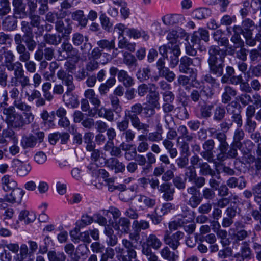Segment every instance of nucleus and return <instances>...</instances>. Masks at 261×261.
Masks as SVG:
<instances>
[{"instance_id":"obj_38","label":"nucleus","mask_w":261,"mask_h":261,"mask_svg":"<svg viewBox=\"0 0 261 261\" xmlns=\"http://www.w3.org/2000/svg\"><path fill=\"white\" fill-rule=\"evenodd\" d=\"M109 164L111 168L115 170L116 173L122 172L125 170V165L122 162H119L117 159H110Z\"/></svg>"},{"instance_id":"obj_60","label":"nucleus","mask_w":261,"mask_h":261,"mask_svg":"<svg viewBox=\"0 0 261 261\" xmlns=\"http://www.w3.org/2000/svg\"><path fill=\"white\" fill-rule=\"evenodd\" d=\"M115 256L114 250L110 247L106 249L105 252L101 255L100 261H108V259H113Z\"/></svg>"},{"instance_id":"obj_63","label":"nucleus","mask_w":261,"mask_h":261,"mask_svg":"<svg viewBox=\"0 0 261 261\" xmlns=\"http://www.w3.org/2000/svg\"><path fill=\"white\" fill-rule=\"evenodd\" d=\"M152 84L148 85L146 84H142L138 86L137 93L139 96L142 97L145 96L148 91H150V85Z\"/></svg>"},{"instance_id":"obj_32","label":"nucleus","mask_w":261,"mask_h":261,"mask_svg":"<svg viewBox=\"0 0 261 261\" xmlns=\"http://www.w3.org/2000/svg\"><path fill=\"white\" fill-rule=\"evenodd\" d=\"M251 255L250 248L247 246H244L242 247L240 252L236 254L234 257L237 261H243L245 259H250Z\"/></svg>"},{"instance_id":"obj_59","label":"nucleus","mask_w":261,"mask_h":261,"mask_svg":"<svg viewBox=\"0 0 261 261\" xmlns=\"http://www.w3.org/2000/svg\"><path fill=\"white\" fill-rule=\"evenodd\" d=\"M202 197L200 196L198 194L196 195L191 196L189 198L188 204L192 208H195L197 207L201 202Z\"/></svg>"},{"instance_id":"obj_40","label":"nucleus","mask_w":261,"mask_h":261,"mask_svg":"<svg viewBox=\"0 0 261 261\" xmlns=\"http://www.w3.org/2000/svg\"><path fill=\"white\" fill-rule=\"evenodd\" d=\"M199 166L200 168V173L201 175L204 176L210 175L211 177H214L215 175V171L210 167L207 163H200Z\"/></svg>"},{"instance_id":"obj_43","label":"nucleus","mask_w":261,"mask_h":261,"mask_svg":"<svg viewBox=\"0 0 261 261\" xmlns=\"http://www.w3.org/2000/svg\"><path fill=\"white\" fill-rule=\"evenodd\" d=\"M158 73L160 77L165 78L169 82H173L176 76L175 74L168 67L159 71Z\"/></svg>"},{"instance_id":"obj_33","label":"nucleus","mask_w":261,"mask_h":261,"mask_svg":"<svg viewBox=\"0 0 261 261\" xmlns=\"http://www.w3.org/2000/svg\"><path fill=\"white\" fill-rule=\"evenodd\" d=\"M147 165L142 169V173L144 174L148 173L152 168V165L156 162V157L153 153L149 152L146 155Z\"/></svg>"},{"instance_id":"obj_8","label":"nucleus","mask_w":261,"mask_h":261,"mask_svg":"<svg viewBox=\"0 0 261 261\" xmlns=\"http://www.w3.org/2000/svg\"><path fill=\"white\" fill-rule=\"evenodd\" d=\"M5 121L9 126L16 128L22 127L24 124L22 116L16 112L14 108L12 112L6 116Z\"/></svg>"},{"instance_id":"obj_14","label":"nucleus","mask_w":261,"mask_h":261,"mask_svg":"<svg viewBox=\"0 0 261 261\" xmlns=\"http://www.w3.org/2000/svg\"><path fill=\"white\" fill-rule=\"evenodd\" d=\"M117 253L116 257L119 261H132L137 257V253L135 250H126L123 248L117 247L115 248Z\"/></svg>"},{"instance_id":"obj_4","label":"nucleus","mask_w":261,"mask_h":261,"mask_svg":"<svg viewBox=\"0 0 261 261\" xmlns=\"http://www.w3.org/2000/svg\"><path fill=\"white\" fill-rule=\"evenodd\" d=\"M109 73L112 77H114L117 74L118 81L126 88L130 87L135 84L134 79L126 70H119L117 67L112 66L109 69Z\"/></svg>"},{"instance_id":"obj_6","label":"nucleus","mask_w":261,"mask_h":261,"mask_svg":"<svg viewBox=\"0 0 261 261\" xmlns=\"http://www.w3.org/2000/svg\"><path fill=\"white\" fill-rule=\"evenodd\" d=\"M184 233L180 231L170 235V232L167 230L164 236V241L173 250H176L180 245L179 241L184 238Z\"/></svg>"},{"instance_id":"obj_28","label":"nucleus","mask_w":261,"mask_h":261,"mask_svg":"<svg viewBox=\"0 0 261 261\" xmlns=\"http://www.w3.org/2000/svg\"><path fill=\"white\" fill-rule=\"evenodd\" d=\"M211 10L206 8H199L195 9L192 13V16L194 18L198 20L205 19L210 16Z\"/></svg>"},{"instance_id":"obj_29","label":"nucleus","mask_w":261,"mask_h":261,"mask_svg":"<svg viewBox=\"0 0 261 261\" xmlns=\"http://www.w3.org/2000/svg\"><path fill=\"white\" fill-rule=\"evenodd\" d=\"M116 80L114 77L109 78L105 83L100 84L98 88V91L101 95H106L116 83Z\"/></svg>"},{"instance_id":"obj_5","label":"nucleus","mask_w":261,"mask_h":261,"mask_svg":"<svg viewBox=\"0 0 261 261\" xmlns=\"http://www.w3.org/2000/svg\"><path fill=\"white\" fill-rule=\"evenodd\" d=\"M10 194H7L4 198H0V207L5 208V202L9 203H20L22 200L24 191L19 188H16L12 190Z\"/></svg>"},{"instance_id":"obj_12","label":"nucleus","mask_w":261,"mask_h":261,"mask_svg":"<svg viewBox=\"0 0 261 261\" xmlns=\"http://www.w3.org/2000/svg\"><path fill=\"white\" fill-rule=\"evenodd\" d=\"M174 109V106L171 103L165 102L162 106V109L165 113V128L169 130H174L175 123L170 115L168 113L172 112Z\"/></svg>"},{"instance_id":"obj_1","label":"nucleus","mask_w":261,"mask_h":261,"mask_svg":"<svg viewBox=\"0 0 261 261\" xmlns=\"http://www.w3.org/2000/svg\"><path fill=\"white\" fill-rule=\"evenodd\" d=\"M209 57L207 60L209 71L217 77L223 75L225 53L219 46L212 45L208 49Z\"/></svg>"},{"instance_id":"obj_13","label":"nucleus","mask_w":261,"mask_h":261,"mask_svg":"<svg viewBox=\"0 0 261 261\" xmlns=\"http://www.w3.org/2000/svg\"><path fill=\"white\" fill-rule=\"evenodd\" d=\"M209 40V33L206 30L203 28H199L197 31H195L192 34L191 38V42L194 45L199 46L201 41L205 42Z\"/></svg>"},{"instance_id":"obj_21","label":"nucleus","mask_w":261,"mask_h":261,"mask_svg":"<svg viewBox=\"0 0 261 261\" xmlns=\"http://www.w3.org/2000/svg\"><path fill=\"white\" fill-rule=\"evenodd\" d=\"M172 55L170 56L169 65L171 68H175L179 62L178 59L179 56L180 55V50L178 45H175L174 46H170Z\"/></svg>"},{"instance_id":"obj_41","label":"nucleus","mask_w":261,"mask_h":261,"mask_svg":"<svg viewBox=\"0 0 261 261\" xmlns=\"http://www.w3.org/2000/svg\"><path fill=\"white\" fill-rule=\"evenodd\" d=\"M225 107L222 105H218L214 111L213 119L217 121H220L225 117Z\"/></svg>"},{"instance_id":"obj_27","label":"nucleus","mask_w":261,"mask_h":261,"mask_svg":"<svg viewBox=\"0 0 261 261\" xmlns=\"http://www.w3.org/2000/svg\"><path fill=\"white\" fill-rule=\"evenodd\" d=\"M14 7V13L18 15L17 17L20 18H24L26 16L25 6L21 0H13L12 2Z\"/></svg>"},{"instance_id":"obj_31","label":"nucleus","mask_w":261,"mask_h":261,"mask_svg":"<svg viewBox=\"0 0 261 261\" xmlns=\"http://www.w3.org/2000/svg\"><path fill=\"white\" fill-rule=\"evenodd\" d=\"M174 209V205L171 203H165L161 206L155 208V212L156 215L159 217H162L165 215L170 213L171 210Z\"/></svg>"},{"instance_id":"obj_25","label":"nucleus","mask_w":261,"mask_h":261,"mask_svg":"<svg viewBox=\"0 0 261 261\" xmlns=\"http://www.w3.org/2000/svg\"><path fill=\"white\" fill-rule=\"evenodd\" d=\"M97 45L103 51H110L112 49L117 50L115 48V42L114 39L110 40L103 39L97 41Z\"/></svg>"},{"instance_id":"obj_57","label":"nucleus","mask_w":261,"mask_h":261,"mask_svg":"<svg viewBox=\"0 0 261 261\" xmlns=\"http://www.w3.org/2000/svg\"><path fill=\"white\" fill-rule=\"evenodd\" d=\"M28 246L23 244L19 247V253H18V255H17L14 258L15 261H22L27 256L28 253Z\"/></svg>"},{"instance_id":"obj_46","label":"nucleus","mask_w":261,"mask_h":261,"mask_svg":"<svg viewBox=\"0 0 261 261\" xmlns=\"http://www.w3.org/2000/svg\"><path fill=\"white\" fill-rule=\"evenodd\" d=\"M16 50L19 54V60L22 62H26L30 60V53L27 50L25 46H21L19 48H16Z\"/></svg>"},{"instance_id":"obj_30","label":"nucleus","mask_w":261,"mask_h":261,"mask_svg":"<svg viewBox=\"0 0 261 261\" xmlns=\"http://www.w3.org/2000/svg\"><path fill=\"white\" fill-rule=\"evenodd\" d=\"M71 17L73 20L77 21L79 25L82 27H85L87 24L88 19L84 14L82 10H78L71 14Z\"/></svg>"},{"instance_id":"obj_54","label":"nucleus","mask_w":261,"mask_h":261,"mask_svg":"<svg viewBox=\"0 0 261 261\" xmlns=\"http://www.w3.org/2000/svg\"><path fill=\"white\" fill-rule=\"evenodd\" d=\"M11 10L10 3L8 0L0 1V16H3L8 14Z\"/></svg>"},{"instance_id":"obj_20","label":"nucleus","mask_w":261,"mask_h":261,"mask_svg":"<svg viewBox=\"0 0 261 261\" xmlns=\"http://www.w3.org/2000/svg\"><path fill=\"white\" fill-rule=\"evenodd\" d=\"M13 166L18 167L17 169V174L23 176L28 174L31 169V166L29 164H24L18 159H14L13 161Z\"/></svg>"},{"instance_id":"obj_9","label":"nucleus","mask_w":261,"mask_h":261,"mask_svg":"<svg viewBox=\"0 0 261 261\" xmlns=\"http://www.w3.org/2000/svg\"><path fill=\"white\" fill-rule=\"evenodd\" d=\"M72 21L69 18L65 19L64 22L61 20H57L55 29L58 32L62 33L61 36L62 38L68 37L72 31Z\"/></svg>"},{"instance_id":"obj_53","label":"nucleus","mask_w":261,"mask_h":261,"mask_svg":"<svg viewBox=\"0 0 261 261\" xmlns=\"http://www.w3.org/2000/svg\"><path fill=\"white\" fill-rule=\"evenodd\" d=\"M85 40L88 41V38L84 36L82 34L76 32L74 33L72 36V41L73 44L76 46L81 45Z\"/></svg>"},{"instance_id":"obj_22","label":"nucleus","mask_w":261,"mask_h":261,"mask_svg":"<svg viewBox=\"0 0 261 261\" xmlns=\"http://www.w3.org/2000/svg\"><path fill=\"white\" fill-rule=\"evenodd\" d=\"M3 189L5 191H9L17 186V182L9 175L4 176L1 179Z\"/></svg>"},{"instance_id":"obj_47","label":"nucleus","mask_w":261,"mask_h":261,"mask_svg":"<svg viewBox=\"0 0 261 261\" xmlns=\"http://www.w3.org/2000/svg\"><path fill=\"white\" fill-rule=\"evenodd\" d=\"M19 220L23 221L25 224H29L33 222L35 219V216L33 214H30L26 210L22 211L19 214Z\"/></svg>"},{"instance_id":"obj_45","label":"nucleus","mask_w":261,"mask_h":261,"mask_svg":"<svg viewBox=\"0 0 261 261\" xmlns=\"http://www.w3.org/2000/svg\"><path fill=\"white\" fill-rule=\"evenodd\" d=\"M47 256L49 261H65L66 259V256L63 252L50 251L48 252Z\"/></svg>"},{"instance_id":"obj_64","label":"nucleus","mask_w":261,"mask_h":261,"mask_svg":"<svg viewBox=\"0 0 261 261\" xmlns=\"http://www.w3.org/2000/svg\"><path fill=\"white\" fill-rule=\"evenodd\" d=\"M80 2V0H63L60 6L62 9H68L76 6Z\"/></svg>"},{"instance_id":"obj_52","label":"nucleus","mask_w":261,"mask_h":261,"mask_svg":"<svg viewBox=\"0 0 261 261\" xmlns=\"http://www.w3.org/2000/svg\"><path fill=\"white\" fill-rule=\"evenodd\" d=\"M150 70L149 68L140 69L136 73L137 77L140 81L147 80L149 78Z\"/></svg>"},{"instance_id":"obj_44","label":"nucleus","mask_w":261,"mask_h":261,"mask_svg":"<svg viewBox=\"0 0 261 261\" xmlns=\"http://www.w3.org/2000/svg\"><path fill=\"white\" fill-rule=\"evenodd\" d=\"M205 3L209 5H215L220 3V11L225 12L226 11L227 7L229 4V0H203Z\"/></svg>"},{"instance_id":"obj_35","label":"nucleus","mask_w":261,"mask_h":261,"mask_svg":"<svg viewBox=\"0 0 261 261\" xmlns=\"http://www.w3.org/2000/svg\"><path fill=\"white\" fill-rule=\"evenodd\" d=\"M146 244L148 247H150L155 250H158L162 243L155 235L151 234L146 239Z\"/></svg>"},{"instance_id":"obj_2","label":"nucleus","mask_w":261,"mask_h":261,"mask_svg":"<svg viewBox=\"0 0 261 261\" xmlns=\"http://www.w3.org/2000/svg\"><path fill=\"white\" fill-rule=\"evenodd\" d=\"M226 109L227 113L231 116V121L228 120L221 123V128L238 130L243 124L241 105L237 101H232L227 105Z\"/></svg>"},{"instance_id":"obj_61","label":"nucleus","mask_w":261,"mask_h":261,"mask_svg":"<svg viewBox=\"0 0 261 261\" xmlns=\"http://www.w3.org/2000/svg\"><path fill=\"white\" fill-rule=\"evenodd\" d=\"M133 227L137 231H140L141 229H146L149 228V223L145 220L138 221L135 220L133 223Z\"/></svg>"},{"instance_id":"obj_24","label":"nucleus","mask_w":261,"mask_h":261,"mask_svg":"<svg viewBox=\"0 0 261 261\" xmlns=\"http://www.w3.org/2000/svg\"><path fill=\"white\" fill-rule=\"evenodd\" d=\"M236 95L237 91L235 89L230 86H226L222 94L221 101L223 103L226 104L231 100L232 97Z\"/></svg>"},{"instance_id":"obj_17","label":"nucleus","mask_w":261,"mask_h":261,"mask_svg":"<svg viewBox=\"0 0 261 261\" xmlns=\"http://www.w3.org/2000/svg\"><path fill=\"white\" fill-rule=\"evenodd\" d=\"M62 37L60 35L56 34L46 33L43 35V42L40 43L39 45L45 47L46 44L57 46L62 41Z\"/></svg>"},{"instance_id":"obj_11","label":"nucleus","mask_w":261,"mask_h":261,"mask_svg":"<svg viewBox=\"0 0 261 261\" xmlns=\"http://www.w3.org/2000/svg\"><path fill=\"white\" fill-rule=\"evenodd\" d=\"M63 51L65 52L67 57L74 63H77L80 59V55L77 49L73 47L68 42H63L61 44Z\"/></svg>"},{"instance_id":"obj_19","label":"nucleus","mask_w":261,"mask_h":261,"mask_svg":"<svg viewBox=\"0 0 261 261\" xmlns=\"http://www.w3.org/2000/svg\"><path fill=\"white\" fill-rule=\"evenodd\" d=\"M184 17L181 14H167L162 18V21L166 25H172L181 22Z\"/></svg>"},{"instance_id":"obj_15","label":"nucleus","mask_w":261,"mask_h":261,"mask_svg":"<svg viewBox=\"0 0 261 261\" xmlns=\"http://www.w3.org/2000/svg\"><path fill=\"white\" fill-rule=\"evenodd\" d=\"M150 87V91L146 96L147 101L153 108L159 109L160 95L159 92L156 91L157 87L154 84H152Z\"/></svg>"},{"instance_id":"obj_3","label":"nucleus","mask_w":261,"mask_h":261,"mask_svg":"<svg viewBox=\"0 0 261 261\" xmlns=\"http://www.w3.org/2000/svg\"><path fill=\"white\" fill-rule=\"evenodd\" d=\"M201 63L202 59L200 57L191 58L186 56H183L179 60V71L184 74H190L191 77L194 75L195 78L197 70L193 68L191 66L200 68Z\"/></svg>"},{"instance_id":"obj_10","label":"nucleus","mask_w":261,"mask_h":261,"mask_svg":"<svg viewBox=\"0 0 261 261\" xmlns=\"http://www.w3.org/2000/svg\"><path fill=\"white\" fill-rule=\"evenodd\" d=\"M57 76L58 78L62 81V85L66 87L65 92H72L75 89V86L74 84V79L72 75L67 73L63 70H59Z\"/></svg>"},{"instance_id":"obj_16","label":"nucleus","mask_w":261,"mask_h":261,"mask_svg":"<svg viewBox=\"0 0 261 261\" xmlns=\"http://www.w3.org/2000/svg\"><path fill=\"white\" fill-rule=\"evenodd\" d=\"M130 119L132 126L138 130H147L151 128L154 118H149L146 123L141 122L138 117L133 116Z\"/></svg>"},{"instance_id":"obj_49","label":"nucleus","mask_w":261,"mask_h":261,"mask_svg":"<svg viewBox=\"0 0 261 261\" xmlns=\"http://www.w3.org/2000/svg\"><path fill=\"white\" fill-rule=\"evenodd\" d=\"M143 110V107L140 103H136L131 107L130 110L128 111L127 116L129 119L132 117H138L137 115L141 113Z\"/></svg>"},{"instance_id":"obj_55","label":"nucleus","mask_w":261,"mask_h":261,"mask_svg":"<svg viewBox=\"0 0 261 261\" xmlns=\"http://www.w3.org/2000/svg\"><path fill=\"white\" fill-rule=\"evenodd\" d=\"M167 39L169 41L168 47L170 48V46H174L175 45H178L177 43L178 36L177 32L175 31H172L169 32L166 37Z\"/></svg>"},{"instance_id":"obj_62","label":"nucleus","mask_w":261,"mask_h":261,"mask_svg":"<svg viewBox=\"0 0 261 261\" xmlns=\"http://www.w3.org/2000/svg\"><path fill=\"white\" fill-rule=\"evenodd\" d=\"M111 102L114 111L116 113H119L122 111L121 107L120 105L119 98L116 96L112 95L110 96Z\"/></svg>"},{"instance_id":"obj_42","label":"nucleus","mask_w":261,"mask_h":261,"mask_svg":"<svg viewBox=\"0 0 261 261\" xmlns=\"http://www.w3.org/2000/svg\"><path fill=\"white\" fill-rule=\"evenodd\" d=\"M201 82L202 84L205 83H208L213 88H218L220 85L217 80L213 77L210 73H206L203 75L202 76Z\"/></svg>"},{"instance_id":"obj_48","label":"nucleus","mask_w":261,"mask_h":261,"mask_svg":"<svg viewBox=\"0 0 261 261\" xmlns=\"http://www.w3.org/2000/svg\"><path fill=\"white\" fill-rule=\"evenodd\" d=\"M123 63L126 65L129 68L136 65L137 60L135 56L128 52H124L123 54Z\"/></svg>"},{"instance_id":"obj_50","label":"nucleus","mask_w":261,"mask_h":261,"mask_svg":"<svg viewBox=\"0 0 261 261\" xmlns=\"http://www.w3.org/2000/svg\"><path fill=\"white\" fill-rule=\"evenodd\" d=\"M99 19L102 28L107 31H110L112 28L113 24L106 14L101 13L100 15Z\"/></svg>"},{"instance_id":"obj_58","label":"nucleus","mask_w":261,"mask_h":261,"mask_svg":"<svg viewBox=\"0 0 261 261\" xmlns=\"http://www.w3.org/2000/svg\"><path fill=\"white\" fill-rule=\"evenodd\" d=\"M249 58L251 62L256 63L261 61V51L257 49H253L249 51Z\"/></svg>"},{"instance_id":"obj_23","label":"nucleus","mask_w":261,"mask_h":261,"mask_svg":"<svg viewBox=\"0 0 261 261\" xmlns=\"http://www.w3.org/2000/svg\"><path fill=\"white\" fill-rule=\"evenodd\" d=\"M63 100L67 106L77 108L79 105L77 97L72 92H65L62 96Z\"/></svg>"},{"instance_id":"obj_7","label":"nucleus","mask_w":261,"mask_h":261,"mask_svg":"<svg viewBox=\"0 0 261 261\" xmlns=\"http://www.w3.org/2000/svg\"><path fill=\"white\" fill-rule=\"evenodd\" d=\"M15 56L12 51L5 49L0 54V62L8 70L13 71L14 69L15 63L14 62Z\"/></svg>"},{"instance_id":"obj_56","label":"nucleus","mask_w":261,"mask_h":261,"mask_svg":"<svg viewBox=\"0 0 261 261\" xmlns=\"http://www.w3.org/2000/svg\"><path fill=\"white\" fill-rule=\"evenodd\" d=\"M36 142V137L31 136L23 137L22 140V144L24 148L32 147L35 145Z\"/></svg>"},{"instance_id":"obj_26","label":"nucleus","mask_w":261,"mask_h":261,"mask_svg":"<svg viewBox=\"0 0 261 261\" xmlns=\"http://www.w3.org/2000/svg\"><path fill=\"white\" fill-rule=\"evenodd\" d=\"M142 208H152L156 204V200L146 195H140L137 198Z\"/></svg>"},{"instance_id":"obj_51","label":"nucleus","mask_w":261,"mask_h":261,"mask_svg":"<svg viewBox=\"0 0 261 261\" xmlns=\"http://www.w3.org/2000/svg\"><path fill=\"white\" fill-rule=\"evenodd\" d=\"M213 105L205 104L202 105L200 108L201 117L207 118L212 115V111L213 109Z\"/></svg>"},{"instance_id":"obj_39","label":"nucleus","mask_w":261,"mask_h":261,"mask_svg":"<svg viewBox=\"0 0 261 261\" xmlns=\"http://www.w3.org/2000/svg\"><path fill=\"white\" fill-rule=\"evenodd\" d=\"M227 185L231 188L238 187L242 189L245 187L246 182L242 178L238 179L236 177H232L227 181Z\"/></svg>"},{"instance_id":"obj_34","label":"nucleus","mask_w":261,"mask_h":261,"mask_svg":"<svg viewBox=\"0 0 261 261\" xmlns=\"http://www.w3.org/2000/svg\"><path fill=\"white\" fill-rule=\"evenodd\" d=\"M17 21L13 16H8L3 21V28L8 31H12L17 27Z\"/></svg>"},{"instance_id":"obj_18","label":"nucleus","mask_w":261,"mask_h":261,"mask_svg":"<svg viewBox=\"0 0 261 261\" xmlns=\"http://www.w3.org/2000/svg\"><path fill=\"white\" fill-rule=\"evenodd\" d=\"M130 221L126 218L121 217L118 220H115L114 228L122 233H128L130 229Z\"/></svg>"},{"instance_id":"obj_36","label":"nucleus","mask_w":261,"mask_h":261,"mask_svg":"<svg viewBox=\"0 0 261 261\" xmlns=\"http://www.w3.org/2000/svg\"><path fill=\"white\" fill-rule=\"evenodd\" d=\"M161 256L168 261H176L178 256L174 252L170 251L168 247H164L160 251Z\"/></svg>"},{"instance_id":"obj_37","label":"nucleus","mask_w":261,"mask_h":261,"mask_svg":"<svg viewBox=\"0 0 261 261\" xmlns=\"http://www.w3.org/2000/svg\"><path fill=\"white\" fill-rule=\"evenodd\" d=\"M3 248L12 255L13 261H15L14 258L18 255L19 250V245L17 243H9L5 244Z\"/></svg>"}]
</instances>
